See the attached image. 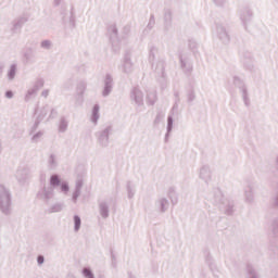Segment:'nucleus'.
<instances>
[{
  "label": "nucleus",
  "instance_id": "nucleus-7",
  "mask_svg": "<svg viewBox=\"0 0 278 278\" xmlns=\"http://www.w3.org/2000/svg\"><path fill=\"white\" fill-rule=\"evenodd\" d=\"M112 131V126H106L104 129L97 134L98 136V144L105 149L110 147V134Z\"/></svg>",
  "mask_w": 278,
  "mask_h": 278
},
{
  "label": "nucleus",
  "instance_id": "nucleus-34",
  "mask_svg": "<svg viewBox=\"0 0 278 278\" xmlns=\"http://www.w3.org/2000/svg\"><path fill=\"white\" fill-rule=\"evenodd\" d=\"M45 87V80L42 78H37L34 83V86L33 88L37 90H40V88H43Z\"/></svg>",
  "mask_w": 278,
  "mask_h": 278
},
{
  "label": "nucleus",
  "instance_id": "nucleus-21",
  "mask_svg": "<svg viewBox=\"0 0 278 278\" xmlns=\"http://www.w3.org/2000/svg\"><path fill=\"white\" fill-rule=\"evenodd\" d=\"M100 110H101V106H99V104H94L91 111L89 121L94 125V127L99 125V119L101 118V114L99 113Z\"/></svg>",
  "mask_w": 278,
  "mask_h": 278
},
{
  "label": "nucleus",
  "instance_id": "nucleus-33",
  "mask_svg": "<svg viewBox=\"0 0 278 278\" xmlns=\"http://www.w3.org/2000/svg\"><path fill=\"white\" fill-rule=\"evenodd\" d=\"M81 229V217L78 215L74 216V231H79Z\"/></svg>",
  "mask_w": 278,
  "mask_h": 278
},
{
  "label": "nucleus",
  "instance_id": "nucleus-13",
  "mask_svg": "<svg viewBox=\"0 0 278 278\" xmlns=\"http://www.w3.org/2000/svg\"><path fill=\"white\" fill-rule=\"evenodd\" d=\"M154 207L156 212H160V214H164L168 211V207H170V202L164 197H159L154 202Z\"/></svg>",
  "mask_w": 278,
  "mask_h": 278
},
{
  "label": "nucleus",
  "instance_id": "nucleus-27",
  "mask_svg": "<svg viewBox=\"0 0 278 278\" xmlns=\"http://www.w3.org/2000/svg\"><path fill=\"white\" fill-rule=\"evenodd\" d=\"M68 129V119L66 117H61L59 121V131L60 134H65Z\"/></svg>",
  "mask_w": 278,
  "mask_h": 278
},
{
  "label": "nucleus",
  "instance_id": "nucleus-9",
  "mask_svg": "<svg viewBox=\"0 0 278 278\" xmlns=\"http://www.w3.org/2000/svg\"><path fill=\"white\" fill-rule=\"evenodd\" d=\"M239 18L243 27L247 29V27H249L250 21H253V10L250 9V7H242L239 10Z\"/></svg>",
  "mask_w": 278,
  "mask_h": 278
},
{
  "label": "nucleus",
  "instance_id": "nucleus-22",
  "mask_svg": "<svg viewBox=\"0 0 278 278\" xmlns=\"http://www.w3.org/2000/svg\"><path fill=\"white\" fill-rule=\"evenodd\" d=\"M243 197L245 203H253L255 199V194L253 193V186L252 185H247L243 190Z\"/></svg>",
  "mask_w": 278,
  "mask_h": 278
},
{
  "label": "nucleus",
  "instance_id": "nucleus-28",
  "mask_svg": "<svg viewBox=\"0 0 278 278\" xmlns=\"http://www.w3.org/2000/svg\"><path fill=\"white\" fill-rule=\"evenodd\" d=\"M36 94H38V90H36L34 87L29 88L24 97V101H26V103L31 101Z\"/></svg>",
  "mask_w": 278,
  "mask_h": 278
},
{
  "label": "nucleus",
  "instance_id": "nucleus-41",
  "mask_svg": "<svg viewBox=\"0 0 278 278\" xmlns=\"http://www.w3.org/2000/svg\"><path fill=\"white\" fill-rule=\"evenodd\" d=\"M164 21L165 23H170L173 21V12H170V10L165 11Z\"/></svg>",
  "mask_w": 278,
  "mask_h": 278
},
{
  "label": "nucleus",
  "instance_id": "nucleus-45",
  "mask_svg": "<svg viewBox=\"0 0 278 278\" xmlns=\"http://www.w3.org/2000/svg\"><path fill=\"white\" fill-rule=\"evenodd\" d=\"M37 263H38V266H42L45 264V256L39 255L37 257Z\"/></svg>",
  "mask_w": 278,
  "mask_h": 278
},
{
  "label": "nucleus",
  "instance_id": "nucleus-43",
  "mask_svg": "<svg viewBox=\"0 0 278 278\" xmlns=\"http://www.w3.org/2000/svg\"><path fill=\"white\" fill-rule=\"evenodd\" d=\"M128 199H131L136 194V190L131 187V182L127 184Z\"/></svg>",
  "mask_w": 278,
  "mask_h": 278
},
{
  "label": "nucleus",
  "instance_id": "nucleus-6",
  "mask_svg": "<svg viewBox=\"0 0 278 278\" xmlns=\"http://www.w3.org/2000/svg\"><path fill=\"white\" fill-rule=\"evenodd\" d=\"M15 177L18 181V184H27V181H29V179H31V177H34V172H31L30 167L24 166V167H20L16 170Z\"/></svg>",
  "mask_w": 278,
  "mask_h": 278
},
{
  "label": "nucleus",
  "instance_id": "nucleus-30",
  "mask_svg": "<svg viewBox=\"0 0 278 278\" xmlns=\"http://www.w3.org/2000/svg\"><path fill=\"white\" fill-rule=\"evenodd\" d=\"M147 101L149 105H155V101H157V93L155 91L148 92Z\"/></svg>",
  "mask_w": 278,
  "mask_h": 278
},
{
  "label": "nucleus",
  "instance_id": "nucleus-53",
  "mask_svg": "<svg viewBox=\"0 0 278 278\" xmlns=\"http://www.w3.org/2000/svg\"><path fill=\"white\" fill-rule=\"evenodd\" d=\"M65 278H77V277H75V275L73 274H68Z\"/></svg>",
  "mask_w": 278,
  "mask_h": 278
},
{
  "label": "nucleus",
  "instance_id": "nucleus-38",
  "mask_svg": "<svg viewBox=\"0 0 278 278\" xmlns=\"http://www.w3.org/2000/svg\"><path fill=\"white\" fill-rule=\"evenodd\" d=\"M194 99H197V93L194 92L193 89H191V90L187 93V101H188V103H192V101H194Z\"/></svg>",
  "mask_w": 278,
  "mask_h": 278
},
{
  "label": "nucleus",
  "instance_id": "nucleus-56",
  "mask_svg": "<svg viewBox=\"0 0 278 278\" xmlns=\"http://www.w3.org/2000/svg\"><path fill=\"white\" fill-rule=\"evenodd\" d=\"M0 149H1V142H0Z\"/></svg>",
  "mask_w": 278,
  "mask_h": 278
},
{
  "label": "nucleus",
  "instance_id": "nucleus-5",
  "mask_svg": "<svg viewBox=\"0 0 278 278\" xmlns=\"http://www.w3.org/2000/svg\"><path fill=\"white\" fill-rule=\"evenodd\" d=\"M50 188H53V190H55V188H58V186H60V190L63 194H68L71 187L68 186L67 181H62L60 179V176L56 174H53L52 176H50Z\"/></svg>",
  "mask_w": 278,
  "mask_h": 278
},
{
  "label": "nucleus",
  "instance_id": "nucleus-4",
  "mask_svg": "<svg viewBox=\"0 0 278 278\" xmlns=\"http://www.w3.org/2000/svg\"><path fill=\"white\" fill-rule=\"evenodd\" d=\"M232 84L236 86V88H239L244 105L249 108V105H251V99L249 98V88L244 84V80L238 76H233Z\"/></svg>",
  "mask_w": 278,
  "mask_h": 278
},
{
  "label": "nucleus",
  "instance_id": "nucleus-26",
  "mask_svg": "<svg viewBox=\"0 0 278 278\" xmlns=\"http://www.w3.org/2000/svg\"><path fill=\"white\" fill-rule=\"evenodd\" d=\"M36 129L34 130V127H31L30 136H31V142H40L42 140V137L45 136V132L39 130L38 132L34 134Z\"/></svg>",
  "mask_w": 278,
  "mask_h": 278
},
{
  "label": "nucleus",
  "instance_id": "nucleus-44",
  "mask_svg": "<svg viewBox=\"0 0 278 278\" xmlns=\"http://www.w3.org/2000/svg\"><path fill=\"white\" fill-rule=\"evenodd\" d=\"M213 2L215 5H217V8H223V5L227 3V0H213Z\"/></svg>",
  "mask_w": 278,
  "mask_h": 278
},
{
  "label": "nucleus",
  "instance_id": "nucleus-15",
  "mask_svg": "<svg viewBox=\"0 0 278 278\" xmlns=\"http://www.w3.org/2000/svg\"><path fill=\"white\" fill-rule=\"evenodd\" d=\"M104 88H103V91H102V96L103 97H110L113 88H114V78L112 77V75L110 74H106L105 77H104Z\"/></svg>",
  "mask_w": 278,
  "mask_h": 278
},
{
  "label": "nucleus",
  "instance_id": "nucleus-17",
  "mask_svg": "<svg viewBox=\"0 0 278 278\" xmlns=\"http://www.w3.org/2000/svg\"><path fill=\"white\" fill-rule=\"evenodd\" d=\"M180 60V68L184 71V73H192V60L188 54H182L179 58Z\"/></svg>",
  "mask_w": 278,
  "mask_h": 278
},
{
  "label": "nucleus",
  "instance_id": "nucleus-51",
  "mask_svg": "<svg viewBox=\"0 0 278 278\" xmlns=\"http://www.w3.org/2000/svg\"><path fill=\"white\" fill-rule=\"evenodd\" d=\"M160 121H162V116L157 115V116L155 117L154 123H160Z\"/></svg>",
  "mask_w": 278,
  "mask_h": 278
},
{
  "label": "nucleus",
  "instance_id": "nucleus-3",
  "mask_svg": "<svg viewBox=\"0 0 278 278\" xmlns=\"http://www.w3.org/2000/svg\"><path fill=\"white\" fill-rule=\"evenodd\" d=\"M37 199L41 201L43 205H50L55 201V190L49 185H43L37 191Z\"/></svg>",
  "mask_w": 278,
  "mask_h": 278
},
{
  "label": "nucleus",
  "instance_id": "nucleus-36",
  "mask_svg": "<svg viewBox=\"0 0 278 278\" xmlns=\"http://www.w3.org/2000/svg\"><path fill=\"white\" fill-rule=\"evenodd\" d=\"M86 88H87V85H86V81H80L78 85H77V92L79 94H84L86 92Z\"/></svg>",
  "mask_w": 278,
  "mask_h": 278
},
{
  "label": "nucleus",
  "instance_id": "nucleus-29",
  "mask_svg": "<svg viewBox=\"0 0 278 278\" xmlns=\"http://www.w3.org/2000/svg\"><path fill=\"white\" fill-rule=\"evenodd\" d=\"M269 230L271 231V235L274 236V238H278V217L271 220Z\"/></svg>",
  "mask_w": 278,
  "mask_h": 278
},
{
  "label": "nucleus",
  "instance_id": "nucleus-19",
  "mask_svg": "<svg viewBox=\"0 0 278 278\" xmlns=\"http://www.w3.org/2000/svg\"><path fill=\"white\" fill-rule=\"evenodd\" d=\"M27 23V17H24V16H20L17 18H15L13 22H12V26H11V31L13 34H16V31H18L20 29L23 28V25H25Z\"/></svg>",
  "mask_w": 278,
  "mask_h": 278
},
{
  "label": "nucleus",
  "instance_id": "nucleus-2",
  "mask_svg": "<svg viewBox=\"0 0 278 278\" xmlns=\"http://www.w3.org/2000/svg\"><path fill=\"white\" fill-rule=\"evenodd\" d=\"M0 212L5 216L12 214V194L3 185H0Z\"/></svg>",
  "mask_w": 278,
  "mask_h": 278
},
{
  "label": "nucleus",
  "instance_id": "nucleus-20",
  "mask_svg": "<svg viewBox=\"0 0 278 278\" xmlns=\"http://www.w3.org/2000/svg\"><path fill=\"white\" fill-rule=\"evenodd\" d=\"M60 162L58 160V154L50 153L47 159V168L48 170H55L58 168Z\"/></svg>",
  "mask_w": 278,
  "mask_h": 278
},
{
  "label": "nucleus",
  "instance_id": "nucleus-55",
  "mask_svg": "<svg viewBox=\"0 0 278 278\" xmlns=\"http://www.w3.org/2000/svg\"><path fill=\"white\" fill-rule=\"evenodd\" d=\"M129 278H134V276H130Z\"/></svg>",
  "mask_w": 278,
  "mask_h": 278
},
{
  "label": "nucleus",
  "instance_id": "nucleus-16",
  "mask_svg": "<svg viewBox=\"0 0 278 278\" xmlns=\"http://www.w3.org/2000/svg\"><path fill=\"white\" fill-rule=\"evenodd\" d=\"M121 70L125 75H131V73H134V61H131V55L127 54L124 56Z\"/></svg>",
  "mask_w": 278,
  "mask_h": 278
},
{
  "label": "nucleus",
  "instance_id": "nucleus-1",
  "mask_svg": "<svg viewBox=\"0 0 278 278\" xmlns=\"http://www.w3.org/2000/svg\"><path fill=\"white\" fill-rule=\"evenodd\" d=\"M214 205H219L220 210H224L225 214H233V202L229 201L220 190H216L211 199Z\"/></svg>",
  "mask_w": 278,
  "mask_h": 278
},
{
  "label": "nucleus",
  "instance_id": "nucleus-40",
  "mask_svg": "<svg viewBox=\"0 0 278 278\" xmlns=\"http://www.w3.org/2000/svg\"><path fill=\"white\" fill-rule=\"evenodd\" d=\"M155 53H157V48L152 47L150 49V54H149L150 62H155Z\"/></svg>",
  "mask_w": 278,
  "mask_h": 278
},
{
  "label": "nucleus",
  "instance_id": "nucleus-50",
  "mask_svg": "<svg viewBox=\"0 0 278 278\" xmlns=\"http://www.w3.org/2000/svg\"><path fill=\"white\" fill-rule=\"evenodd\" d=\"M62 3V0H53V5L58 8Z\"/></svg>",
  "mask_w": 278,
  "mask_h": 278
},
{
  "label": "nucleus",
  "instance_id": "nucleus-49",
  "mask_svg": "<svg viewBox=\"0 0 278 278\" xmlns=\"http://www.w3.org/2000/svg\"><path fill=\"white\" fill-rule=\"evenodd\" d=\"M154 23H155V17L151 16L148 27H150L151 29V25H153Z\"/></svg>",
  "mask_w": 278,
  "mask_h": 278
},
{
  "label": "nucleus",
  "instance_id": "nucleus-42",
  "mask_svg": "<svg viewBox=\"0 0 278 278\" xmlns=\"http://www.w3.org/2000/svg\"><path fill=\"white\" fill-rule=\"evenodd\" d=\"M248 276L249 278H260V276L257 275L253 267H248Z\"/></svg>",
  "mask_w": 278,
  "mask_h": 278
},
{
  "label": "nucleus",
  "instance_id": "nucleus-25",
  "mask_svg": "<svg viewBox=\"0 0 278 278\" xmlns=\"http://www.w3.org/2000/svg\"><path fill=\"white\" fill-rule=\"evenodd\" d=\"M48 206V214H55L58 212H62V210H64V204L56 202V203H51Z\"/></svg>",
  "mask_w": 278,
  "mask_h": 278
},
{
  "label": "nucleus",
  "instance_id": "nucleus-35",
  "mask_svg": "<svg viewBox=\"0 0 278 278\" xmlns=\"http://www.w3.org/2000/svg\"><path fill=\"white\" fill-rule=\"evenodd\" d=\"M40 47H41V49H46L47 51H49V49H51V47H53V42L51 40L47 39V40L41 41Z\"/></svg>",
  "mask_w": 278,
  "mask_h": 278
},
{
  "label": "nucleus",
  "instance_id": "nucleus-37",
  "mask_svg": "<svg viewBox=\"0 0 278 278\" xmlns=\"http://www.w3.org/2000/svg\"><path fill=\"white\" fill-rule=\"evenodd\" d=\"M109 34H111L112 38H116V36H118V28H116V25H111L109 27Z\"/></svg>",
  "mask_w": 278,
  "mask_h": 278
},
{
  "label": "nucleus",
  "instance_id": "nucleus-11",
  "mask_svg": "<svg viewBox=\"0 0 278 278\" xmlns=\"http://www.w3.org/2000/svg\"><path fill=\"white\" fill-rule=\"evenodd\" d=\"M152 71L155 73L156 77L164 79V77H166V63L164 60L159 59L152 61Z\"/></svg>",
  "mask_w": 278,
  "mask_h": 278
},
{
  "label": "nucleus",
  "instance_id": "nucleus-18",
  "mask_svg": "<svg viewBox=\"0 0 278 278\" xmlns=\"http://www.w3.org/2000/svg\"><path fill=\"white\" fill-rule=\"evenodd\" d=\"M84 188V180L81 178H78L75 181L74 191L72 193V201L73 203H77V199L81 197V189Z\"/></svg>",
  "mask_w": 278,
  "mask_h": 278
},
{
  "label": "nucleus",
  "instance_id": "nucleus-12",
  "mask_svg": "<svg viewBox=\"0 0 278 278\" xmlns=\"http://www.w3.org/2000/svg\"><path fill=\"white\" fill-rule=\"evenodd\" d=\"M199 179L204 181V184H212V167L210 165H204L199 169Z\"/></svg>",
  "mask_w": 278,
  "mask_h": 278
},
{
  "label": "nucleus",
  "instance_id": "nucleus-47",
  "mask_svg": "<svg viewBox=\"0 0 278 278\" xmlns=\"http://www.w3.org/2000/svg\"><path fill=\"white\" fill-rule=\"evenodd\" d=\"M5 97L7 99H12V97H14V93L12 91H7Z\"/></svg>",
  "mask_w": 278,
  "mask_h": 278
},
{
  "label": "nucleus",
  "instance_id": "nucleus-24",
  "mask_svg": "<svg viewBox=\"0 0 278 278\" xmlns=\"http://www.w3.org/2000/svg\"><path fill=\"white\" fill-rule=\"evenodd\" d=\"M167 197L170 200L172 205H177V203H179V194L177 193V189H175V187H170L167 190Z\"/></svg>",
  "mask_w": 278,
  "mask_h": 278
},
{
  "label": "nucleus",
  "instance_id": "nucleus-10",
  "mask_svg": "<svg viewBox=\"0 0 278 278\" xmlns=\"http://www.w3.org/2000/svg\"><path fill=\"white\" fill-rule=\"evenodd\" d=\"M47 114H49V105L38 106L35 111L36 121L33 125V131L38 129V125L45 121L47 117Z\"/></svg>",
  "mask_w": 278,
  "mask_h": 278
},
{
  "label": "nucleus",
  "instance_id": "nucleus-54",
  "mask_svg": "<svg viewBox=\"0 0 278 278\" xmlns=\"http://www.w3.org/2000/svg\"><path fill=\"white\" fill-rule=\"evenodd\" d=\"M3 68H4V66L0 64V75H2Z\"/></svg>",
  "mask_w": 278,
  "mask_h": 278
},
{
  "label": "nucleus",
  "instance_id": "nucleus-46",
  "mask_svg": "<svg viewBox=\"0 0 278 278\" xmlns=\"http://www.w3.org/2000/svg\"><path fill=\"white\" fill-rule=\"evenodd\" d=\"M41 97H43V99H47V97H49V89H46L41 92Z\"/></svg>",
  "mask_w": 278,
  "mask_h": 278
},
{
  "label": "nucleus",
  "instance_id": "nucleus-48",
  "mask_svg": "<svg viewBox=\"0 0 278 278\" xmlns=\"http://www.w3.org/2000/svg\"><path fill=\"white\" fill-rule=\"evenodd\" d=\"M207 264L212 270V268H214V261L212 258H208Z\"/></svg>",
  "mask_w": 278,
  "mask_h": 278
},
{
  "label": "nucleus",
  "instance_id": "nucleus-32",
  "mask_svg": "<svg viewBox=\"0 0 278 278\" xmlns=\"http://www.w3.org/2000/svg\"><path fill=\"white\" fill-rule=\"evenodd\" d=\"M173 116L167 117V134L165 135V142H168V136L173 131Z\"/></svg>",
  "mask_w": 278,
  "mask_h": 278
},
{
  "label": "nucleus",
  "instance_id": "nucleus-39",
  "mask_svg": "<svg viewBox=\"0 0 278 278\" xmlns=\"http://www.w3.org/2000/svg\"><path fill=\"white\" fill-rule=\"evenodd\" d=\"M83 275L85 278H94V274L92 273V270L88 267H85L83 269Z\"/></svg>",
  "mask_w": 278,
  "mask_h": 278
},
{
  "label": "nucleus",
  "instance_id": "nucleus-23",
  "mask_svg": "<svg viewBox=\"0 0 278 278\" xmlns=\"http://www.w3.org/2000/svg\"><path fill=\"white\" fill-rule=\"evenodd\" d=\"M99 214L102 218H110V204L108 202L102 201L99 203Z\"/></svg>",
  "mask_w": 278,
  "mask_h": 278
},
{
  "label": "nucleus",
  "instance_id": "nucleus-31",
  "mask_svg": "<svg viewBox=\"0 0 278 278\" xmlns=\"http://www.w3.org/2000/svg\"><path fill=\"white\" fill-rule=\"evenodd\" d=\"M7 77L9 81H14V77H16V64H12L8 71Z\"/></svg>",
  "mask_w": 278,
  "mask_h": 278
},
{
  "label": "nucleus",
  "instance_id": "nucleus-52",
  "mask_svg": "<svg viewBox=\"0 0 278 278\" xmlns=\"http://www.w3.org/2000/svg\"><path fill=\"white\" fill-rule=\"evenodd\" d=\"M25 58L28 62H31V56H29L28 54H25Z\"/></svg>",
  "mask_w": 278,
  "mask_h": 278
},
{
  "label": "nucleus",
  "instance_id": "nucleus-8",
  "mask_svg": "<svg viewBox=\"0 0 278 278\" xmlns=\"http://www.w3.org/2000/svg\"><path fill=\"white\" fill-rule=\"evenodd\" d=\"M130 101L137 105V108H142V105H144V93L140 88L134 87L130 90Z\"/></svg>",
  "mask_w": 278,
  "mask_h": 278
},
{
  "label": "nucleus",
  "instance_id": "nucleus-14",
  "mask_svg": "<svg viewBox=\"0 0 278 278\" xmlns=\"http://www.w3.org/2000/svg\"><path fill=\"white\" fill-rule=\"evenodd\" d=\"M215 34L224 45H229L230 38L225 26L220 24L216 25Z\"/></svg>",
  "mask_w": 278,
  "mask_h": 278
}]
</instances>
